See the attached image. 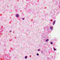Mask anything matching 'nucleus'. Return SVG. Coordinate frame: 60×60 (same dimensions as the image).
Returning <instances> with one entry per match:
<instances>
[{"mask_svg": "<svg viewBox=\"0 0 60 60\" xmlns=\"http://www.w3.org/2000/svg\"><path fill=\"white\" fill-rule=\"evenodd\" d=\"M55 22H56V20H55L54 21L53 23V25H54L55 24Z\"/></svg>", "mask_w": 60, "mask_h": 60, "instance_id": "nucleus-1", "label": "nucleus"}, {"mask_svg": "<svg viewBox=\"0 0 60 60\" xmlns=\"http://www.w3.org/2000/svg\"><path fill=\"white\" fill-rule=\"evenodd\" d=\"M16 17H17V18H18V17H19V14H17L16 15Z\"/></svg>", "mask_w": 60, "mask_h": 60, "instance_id": "nucleus-2", "label": "nucleus"}, {"mask_svg": "<svg viewBox=\"0 0 60 60\" xmlns=\"http://www.w3.org/2000/svg\"><path fill=\"white\" fill-rule=\"evenodd\" d=\"M50 28L51 29V30H52V29H53V27H50Z\"/></svg>", "mask_w": 60, "mask_h": 60, "instance_id": "nucleus-3", "label": "nucleus"}, {"mask_svg": "<svg viewBox=\"0 0 60 60\" xmlns=\"http://www.w3.org/2000/svg\"><path fill=\"white\" fill-rule=\"evenodd\" d=\"M49 39H47L46 40V42H47L48 41H49Z\"/></svg>", "mask_w": 60, "mask_h": 60, "instance_id": "nucleus-4", "label": "nucleus"}, {"mask_svg": "<svg viewBox=\"0 0 60 60\" xmlns=\"http://www.w3.org/2000/svg\"><path fill=\"white\" fill-rule=\"evenodd\" d=\"M27 56H26L25 57V59H27V58H27Z\"/></svg>", "mask_w": 60, "mask_h": 60, "instance_id": "nucleus-5", "label": "nucleus"}, {"mask_svg": "<svg viewBox=\"0 0 60 60\" xmlns=\"http://www.w3.org/2000/svg\"><path fill=\"white\" fill-rule=\"evenodd\" d=\"M54 50L55 51V50H56V49L55 48H54Z\"/></svg>", "mask_w": 60, "mask_h": 60, "instance_id": "nucleus-6", "label": "nucleus"}, {"mask_svg": "<svg viewBox=\"0 0 60 60\" xmlns=\"http://www.w3.org/2000/svg\"><path fill=\"white\" fill-rule=\"evenodd\" d=\"M50 44H53L52 42H51L50 43Z\"/></svg>", "mask_w": 60, "mask_h": 60, "instance_id": "nucleus-7", "label": "nucleus"}, {"mask_svg": "<svg viewBox=\"0 0 60 60\" xmlns=\"http://www.w3.org/2000/svg\"><path fill=\"white\" fill-rule=\"evenodd\" d=\"M37 56H39V54L37 53Z\"/></svg>", "mask_w": 60, "mask_h": 60, "instance_id": "nucleus-8", "label": "nucleus"}, {"mask_svg": "<svg viewBox=\"0 0 60 60\" xmlns=\"http://www.w3.org/2000/svg\"><path fill=\"white\" fill-rule=\"evenodd\" d=\"M24 18H22V19H23V20H24Z\"/></svg>", "mask_w": 60, "mask_h": 60, "instance_id": "nucleus-9", "label": "nucleus"}, {"mask_svg": "<svg viewBox=\"0 0 60 60\" xmlns=\"http://www.w3.org/2000/svg\"><path fill=\"white\" fill-rule=\"evenodd\" d=\"M38 51H40V49H38Z\"/></svg>", "mask_w": 60, "mask_h": 60, "instance_id": "nucleus-10", "label": "nucleus"}]
</instances>
